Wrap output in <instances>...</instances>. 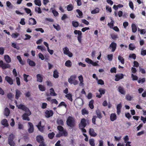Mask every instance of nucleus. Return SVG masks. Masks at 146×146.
I'll use <instances>...</instances> for the list:
<instances>
[{
    "label": "nucleus",
    "mask_w": 146,
    "mask_h": 146,
    "mask_svg": "<svg viewBox=\"0 0 146 146\" xmlns=\"http://www.w3.org/2000/svg\"><path fill=\"white\" fill-rule=\"evenodd\" d=\"M76 75L75 74L73 75H71L68 79V82L71 84H73L74 85H77L78 84V82L76 79Z\"/></svg>",
    "instance_id": "nucleus-1"
},
{
    "label": "nucleus",
    "mask_w": 146,
    "mask_h": 146,
    "mask_svg": "<svg viewBox=\"0 0 146 146\" xmlns=\"http://www.w3.org/2000/svg\"><path fill=\"white\" fill-rule=\"evenodd\" d=\"M57 128L60 131V132L58 134L56 135L57 137H60L62 135L64 136H66L67 135V133L66 132L63 131V128L62 126H59Z\"/></svg>",
    "instance_id": "nucleus-2"
},
{
    "label": "nucleus",
    "mask_w": 146,
    "mask_h": 146,
    "mask_svg": "<svg viewBox=\"0 0 146 146\" xmlns=\"http://www.w3.org/2000/svg\"><path fill=\"white\" fill-rule=\"evenodd\" d=\"M25 111V113H24L22 116L23 119L27 121H30V119L28 117V116L30 115L31 114V111L29 109L28 110L26 111Z\"/></svg>",
    "instance_id": "nucleus-3"
},
{
    "label": "nucleus",
    "mask_w": 146,
    "mask_h": 146,
    "mask_svg": "<svg viewBox=\"0 0 146 146\" xmlns=\"http://www.w3.org/2000/svg\"><path fill=\"white\" fill-rule=\"evenodd\" d=\"M74 122L75 120L74 118L70 116H69L68 117L66 121L67 125L71 127L74 126Z\"/></svg>",
    "instance_id": "nucleus-4"
},
{
    "label": "nucleus",
    "mask_w": 146,
    "mask_h": 146,
    "mask_svg": "<svg viewBox=\"0 0 146 146\" xmlns=\"http://www.w3.org/2000/svg\"><path fill=\"white\" fill-rule=\"evenodd\" d=\"M15 104L16 106L18 107V108L19 109H21L24 111L28 110H29L28 108L26 107L23 104H21L18 105L17 101H15Z\"/></svg>",
    "instance_id": "nucleus-5"
},
{
    "label": "nucleus",
    "mask_w": 146,
    "mask_h": 146,
    "mask_svg": "<svg viewBox=\"0 0 146 146\" xmlns=\"http://www.w3.org/2000/svg\"><path fill=\"white\" fill-rule=\"evenodd\" d=\"M63 50L64 53L70 57H72L73 56V54L69 50V48L67 47L63 48Z\"/></svg>",
    "instance_id": "nucleus-6"
},
{
    "label": "nucleus",
    "mask_w": 146,
    "mask_h": 146,
    "mask_svg": "<svg viewBox=\"0 0 146 146\" xmlns=\"http://www.w3.org/2000/svg\"><path fill=\"white\" fill-rule=\"evenodd\" d=\"M13 135L12 134H11L9 136L8 138V143L11 146H14L15 143L13 141Z\"/></svg>",
    "instance_id": "nucleus-7"
},
{
    "label": "nucleus",
    "mask_w": 146,
    "mask_h": 146,
    "mask_svg": "<svg viewBox=\"0 0 146 146\" xmlns=\"http://www.w3.org/2000/svg\"><path fill=\"white\" fill-rule=\"evenodd\" d=\"M75 104L76 106H79L81 107L83 104V100L80 98H78L76 99L75 101Z\"/></svg>",
    "instance_id": "nucleus-8"
},
{
    "label": "nucleus",
    "mask_w": 146,
    "mask_h": 146,
    "mask_svg": "<svg viewBox=\"0 0 146 146\" xmlns=\"http://www.w3.org/2000/svg\"><path fill=\"white\" fill-rule=\"evenodd\" d=\"M1 66L2 68L5 69L9 68L10 67V65L9 64L3 63L2 60L0 61V67Z\"/></svg>",
    "instance_id": "nucleus-9"
},
{
    "label": "nucleus",
    "mask_w": 146,
    "mask_h": 146,
    "mask_svg": "<svg viewBox=\"0 0 146 146\" xmlns=\"http://www.w3.org/2000/svg\"><path fill=\"white\" fill-rule=\"evenodd\" d=\"M86 120L84 118L82 119L80 122L79 124V128H82L85 127L86 125Z\"/></svg>",
    "instance_id": "nucleus-10"
},
{
    "label": "nucleus",
    "mask_w": 146,
    "mask_h": 146,
    "mask_svg": "<svg viewBox=\"0 0 146 146\" xmlns=\"http://www.w3.org/2000/svg\"><path fill=\"white\" fill-rule=\"evenodd\" d=\"M124 76V75L122 74H117L115 76V80L116 81H119L120 79H122Z\"/></svg>",
    "instance_id": "nucleus-11"
},
{
    "label": "nucleus",
    "mask_w": 146,
    "mask_h": 146,
    "mask_svg": "<svg viewBox=\"0 0 146 146\" xmlns=\"http://www.w3.org/2000/svg\"><path fill=\"white\" fill-rule=\"evenodd\" d=\"M117 44L114 42H112L110 45V48L111 49V51L114 52L116 48Z\"/></svg>",
    "instance_id": "nucleus-12"
},
{
    "label": "nucleus",
    "mask_w": 146,
    "mask_h": 146,
    "mask_svg": "<svg viewBox=\"0 0 146 146\" xmlns=\"http://www.w3.org/2000/svg\"><path fill=\"white\" fill-rule=\"evenodd\" d=\"M28 126L29 127L28 131L29 133H32L34 131V127L32 123L29 122L28 123Z\"/></svg>",
    "instance_id": "nucleus-13"
},
{
    "label": "nucleus",
    "mask_w": 146,
    "mask_h": 146,
    "mask_svg": "<svg viewBox=\"0 0 146 146\" xmlns=\"http://www.w3.org/2000/svg\"><path fill=\"white\" fill-rule=\"evenodd\" d=\"M45 116L47 117H49L52 116L53 114L52 110H46L45 112Z\"/></svg>",
    "instance_id": "nucleus-14"
},
{
    "label": "nucleus",
    "mask_w": 146,
    "mask_h": 146,
    "mask_svg": "<svg viewBox=\"0 0 146 146\" xmlns=\"http://www.w3.org/2000/svg\"><path fill=\"white\" fill-rule=\"evenodd\" d=\"M5 79L10 84L12 85L13 84V81L10 77L7 76L5 77Z\"/></svg>",
    "instance_id": "nucleus-15"
},
{
    "label": "nucleus",
    "mask_w": 146,
    "mask_h": 146,
    "mask_svg": "<svg viewBox=\"0 0 146 146\" xmlns=\"http://www.w3.org/2000/svg\"><path fill=\"white\" fill-rule=\"evenodd\" d=\"M99 92H100V95H97L96 97L100 98H101L102 96L105 93V89L103 88H100L99 90Z\"/></svg>",
    "instance_id": "nucleus-16"
},
{
    "label": "nucleus",
    "mask_w": 146,
    "mask_h": 146,
    "mask_svg": "<svg viewBox=\"0 0 146 146\" xmlns=\"http://www.w3.org/2000/svg\"><path fill=\"white\" fill-rule=\"evenodd\" d=\"M89 134L92 136L95 137L97 135V134L95 132L94 129L92 128H90L89 130Z\"/></svg>",
    "instance_id": "nucleus-17"
},
{
    "label": "nucleus",
    "mask_w": 146,
    "mask_h": 146,
    "mask_svg": "<svg viewBox=\"0 0 146 146\" xmlns=\"http://www.w3.org/2000/svg\"><path fill=\"white\" fill-rule=\"evenodd\" d=\"M110 119L111 121H113L117 119V117L115 113H112L110 115Z\"/></svg>",
    "instance_id": "nucleus-18"
},
{
    "label": "nucleus",
    "mask_w": 146,
    "mask_h": 146,
    "mask_svg": "<svg viewBox=\"0 0 146 146\" xmlns=\"http://www.w3.org/2000/svg\"><path fill=\"white\" fill-rule=\"evenodd\" d=\"M118 91L119 92L123 94H125V92L124 88L122 86H119L118 88Z\"/></svg>",
    "instance_id": "nucleus-19"
},
{
    "label": "nucleus",
    "mask_w": 146,
    "mask_h": 146,
    "mask_svg": "<svg viewBox=\"0 0 146 146\" xmlns=\"http://www.w3.org/2000/svg\"><path fill=\"white\" fill-rule=\"evenodd\" d=\"M78 78L80 82L79 85L80 86H83L84 85V80L82 76V75L79 76Z\"/></svg>",
    "instance_id": "nucleus-20"
},
{
    "label": "nucleus",
    "mask_w": 146,
    "mask_h": 146,
    "mask_svg": "<svg viewBox=\"0 0 146 146\" xmlns=\"http://www.w3.org/2000/svg\"><path fill=\"white\" fill-rule=\"evenodd\" d=\"M122 107L121 104H118L117 106V112L118 115H119L121 112V109Z\"/></svg>",
    "instance_id": "nucleus-21"
},
{
    "label": "nucleus",
    "mask_w": 146,
    "mask_h": 146,
    "mask_svg": "<svg viewBox=\"0 0 146 146\" xmlns=\"http://www.w3.org/2000/svg\"><path fill=\"white\" fill-rule=\"evenodd\" d=\"M4 58L5 61L9 63L11 62V59L10 57L8 55H6L4 56Z\"/></svg>",
    "instance_id": "nucleus-22"
},
{
    "label": "nucleus",
    "mask_w": 146,
    "mask_h": 146,
    "mask_svg": "<svg viewBox=\"0 0 146 146\" xmlns=\"http://www.w3.org/2000/svg\"><path fill=\"white\" fill-rule=\"evenodd\" d=\"M36 140L38 142L40 143L43 142L44 139L42 136L40 135H39L37 136L36 137Z\"/></svg>",
    "instance_id": "nucleus-23"
},
{
    "label": "nucleus",
    "mask_w": 146,
    "mask_h": 146,
    "mask_svg": "<svg viewBox=\"0 0 146 146\" xmlns=\"http://www.w3.org/2000/svg\"><path fill=\"white\" fill-rule=\"evenodd\" d=\"M72 62L70 60H68L66 61L65 65L68 67H71L72 66Z\"/></svg>",
    "instance_id": "nucleus-24"
},
{
    "label": "nucleus",
    "mask_w": 146,
    "mask_h": 146,
    "mask_svg": "<svg viewBox=\"0 0 146 146\" xmlns=\"http://www.w3.org/2000/svg\"><path fill=\"white\" fill-rule=\"evenodd\" d=\"M29 22L30 25H35L36 22L34 18H30L29 20Z\"/></svg>",
    "instance_id": "nucleus-25"
},
{
    "label": "nucleus",
    "mask_w": 146,
    "mask_h": 146,
    "mask_svg": "<svg viewBox=\"0 0 146 146\" xmlns=\"http://www.w3.org/2000/svg\"><path fill=\"white\" fill-rule=\"evenodd\" d=\"M36 77L37 78V81L39 82H42L43 78L41 74H37Z\"/></svg>",
    "instance_id": "nucleus-26"
},
{
    "label": "nucleus",
    "mask_w": 146,
    "mask_h": 146,
    "mask_svg": "<svg viewBox=\"0 0 146 146\" xmlns=\"http://www.w3.org/2000/svg\"><path fill=\"white\" fill-rule=\"evenodd\" d=\"M110 19L111 21L110 23H108V25L110 28L113 29L114 23V21L111 18Z\"/></svg>",
    "instance_id": "nucleus-27"
},
{
    "label": "nucleus",
    "mask_w": 146,
    "mask_h": 146,
    "mask_svg": "<svg viewBox=\"0 0 146 146\" xmlns=\"http://www.w3.org/2000/svg\"><path fill=\"white\" fill-rule=\"evenodd\" d=\"M23 76L24 81L27 82L28 81V79H30L31 78V76L29 75H26L25 74H23Z\"/></svg>",
    "instance_id": "nucleus-28"
},
{
    "label": "nucleus",
    "mask_w": 146,
    "mask_h": 146,
    "mask_svg": "<svg viewBox=\"0 0 146 146\" xmlns=\"http://www.w3.org/2000/svg\"><path fill=\"white\" fill-rule=\"evenodd\" d=\"M37 48L38 49L40 50L41 51L43 52L46 51V49L44 46H38Z\"/></svg>",
    "instance_id": "nucleus-29"
},
{
    "label": "nucleus",
    "mask_w": 146,
    "mask_h": 146,
    "mask_svg": "<svg viewBox=\"0 0 146 146\" xmlns=\"http://www.w3.org/2000/svg\"><path fill=\"white\" fill-rule=\"evenodd\" d=\"M37 127L40 131L42 132L43 131L44 127L41 126V122H39L38 124L37 125Z\"/></svg>",
    "instance_id": "nucleus-30"
},
{
    "label": "nucleus",
    "mask_w": 146,
    "mask_h": 146,
    "mask_svg": "<svg viewBox=\"0 0 146 146\" xmlns=\"http://www.w3.org/2000/svg\"><path fill=\"white\" fill-rule=\"evenodd\" d=\"M10 111L9 109L7 108H5L4 111V114L7 116L9 115Z\"/></svg>",
    "instance_id": "nucleus-31"
},
{
    "label": "nucleus",
    "mask_w": 146,
    "mask_h": 146,
    "mask_svg": "<svg viewBox=\"0 0 146 146\" xmlns=\"http://www.w3.org/2000/svg\"><path fill=\"white\" fill-rule=\"evenodd\" d=\"M118 59L122 64H124V59L120 55L118 56Z\"/></svg>",
    "instance_id": "nucleus-32"
},
{
    "label": "nucleus",
    "mask_w": 146,
    "mask_h": 146,
    "mask_svg": "<svg viewBox=\"0 0 146 146\" xmlns=\"http://www.w3.org/2000/svg\"><path fill=\"white\" fill-rule=\"evenodd\" d=\"M1 124L5 126H8L9 125L6 119H3L1 122Z\"/></svg>",
    "instance_id": "nucleus-33"
},
{
    "label": "nucleus",
    "mask_w": 146,
    "mask_h": 146,
    "mask_svg": "<svg viewBox=\"0 0 146 146\" xmlns=\"http://www.w3.org/2000/svg\"><path fill=\"white\" fill-rule=\"evenodd\" d=\"M21 94V92L18 90H16V95H15V98L16 99H18L20 95Z\"/></svg>",
    "instance_id": "nucleus-34"
},
{
    "label": "nucleus",
    "mask_w": 146,
    "mask_h": 146,
    "mask_svg": "<svg viewBox=\"0 0 146 146\" xmlns=\"http://www.w3.org/2000/svg\"><path fill=\"white\" fill-rule=\"evenodd\" d=\"M132 31L133 33H135L137 30V26L134 24H133L131 25Z\"/></svg>",
    "instance_id": "nucleus-35"
},
{
    "label": "nucleus",
    "mask_w": 146,
    "mask_h": 146,
    "mask_svg": "<svg viewBox=\"0 0 146 146\" xmlns=\"http://www.w3.org/2000/svg\"><path fill=\"white\" fill-rule=\"evenodd\" d=\"M27 62H28L29 65L30 66H34L35 65V62L34 61L30 60L29 59H28L27 60Z\"/></svg>",
    "instance_id": "nucleus-36"
},
{
    "label": "nucleus",
    "mask_w": 146,
    "mask_h": 146,
    "mask_svg": "<svg viewBox=\"0 0 146 146\" xmlns=\"http://www.w3.org/2000/svg\"><path fill=\"white\" fill-rule=\"evenodd\" d=\"M54 28L57 31H59L60 28L59 25L57 24H55L53 25Z\"/></svg>",
    "instance_id": "nucleus-37"
},
{
    "label": "nucleus",
    "mask_w": 146,
    "mask_h": 146,
    "mask_svg": "<svg viewBox=\"0 0 146 146\" xmlns=\"http://www.w3.org/2000/svg\"><path fill=\"white\" fill-rule=\"evenodd\" d=\"M34 2L36 5L38 6H40L41 5V2L40 0H35Z\"/></svg>",
    "instance_id": "nucleus-38"
},
{
    "label": "nucleus",
    "mask_w": 146,
    "mask_h": 146,
    "mask_svg": "<svg viewBox=\"0 0 146 146\" xmlns=\"http://www.w3.org/2000/svg\"><path fill=\"white\" fill-rule=\"evenodd\" d=\"M38 87L40 90L42 91H44L45 90V88L43 85H39Z\"/></svg>",
    "instance_id": "nucleus-39"
},
{
    "label": "nucleus",
    "mask_w": 146,
    "mask_h": 146,
    "mask_svg": "<svg viewBox=\"0 0 146 146\" xmlns=\"http://www.w3.org/2000/svg\"><path fill=\"white\" fill-rule=\"evenodd\" d=\"M11 46L12 47L15 48H16L17 50L19 49V47L18 46L16 43L13 42L12 43Z\"/></svg>",
    "instance_id": "nucleus-40"
},
{
    "label": "nucleus",
    "mask_w": 146,
    "mask_h": 146,
    "mask_svg": "<svg viewBox=\"0 0 146 146\" xmlns=\"http://www.w3.org/2000/svg\"><path fill=\"white\" fill-rule=\"evenodd\" d=\"M73 8V6L72 4H69L67 6V9L68 11H71Z\"/></svg>",
    "instance_id": "nucleus-41"
},
{
    "label": "nucleus",
    "mask_w": 146,
    "mask_h": 146,
    "mask_svg": "<svg viewBox=\"0 0 146 146\" xmlns=\"http://www.w3.org/2000/svg\"><path fill=\"white\" fill-rule=\"evenodd\" d=\"M93 104L94 100H91L89 102V106L90 108L91 109H93L94 108Z\"/></svg>",
    "instance_id": "nucleus-42"
},
{
    "label": "nucleus",
    "mask_w": 146,
    "mask_h": 146,
    "mask_svg": "<svg viewBox=\"0 0 146 146\" xmlns=\"http://www.w3.org/2000/svg\"><path fill=\"white\" fill-rule=\"evenodd\" d=\"M74 33L75 35H78V36H82V33L80 31L75 30L74 31Z\"/></svg>",
    "instance_id": "nucleus-43"
},
{
    "label": "nucleus",
    "mask_w": 146,
    "mask_h": 146,
    "mask_svg": "<svg viewBox=\"0 0 146 146\" xmlns=\"http://www.w3.org/2000/svg\"><path fill=\"white\" fill-rule=\"evenodd\" d=\"M7 6L9 8H12L13 6L10 2L7 1L6 3Z\"/></svg>",
    "instance_id": "nucleus-44"
},
{
    "label": "nucleus",
    "mask_w": 146,
    "mask_h": 146,
    "mask_svg": "<svg viewBox=\"0 0 146 146\" xmlns=\"http://www.w3.org/2000/svg\"><path fill=\"white\" fill-rule=\"evenodd\" d=\"M76 12H77L79 15V16H78V17H79L80 18H82V16L83 13L79 9H77L76 10Z\"/></svg>",
    "instance_id": "nucleus-45"
},
{
    "label": "nucleus",
    "mask_w": 146,
    "mask_h": 146,
    "mask_svg": "<svg viewBox=\"0 0 146 146\" xmlns=\"http://www.w3.org/2000/svg\"><path fill=\"white\" fill-rule=\"evenodd\" d=\"M50 94L51 96H55L56 94L55 93L54 89L53 88H51L50 89Z\"/></svg>",
    "instance_id": "nucleus-46"
},
{
    "label": "nucleus",
    "mask_w": 146,
    "mask_h": 146,
    "mask_svg": "<svg viewBox=\"0 0 146 146\" xmlns=\"http://www.w3.org/2000/svg\"><path fill=\"white\" fill-rule=\"evenodd\" d=\"M99 12V9L98 8H96L94 10L91 11V13L92 14H95Z\"/></svg>",
    "instance_id": "nucleus-47"
},
{
    "label": "nucleus",
    "mask_w": 146,
    "mask_h": 146,
    "mask_svg": "<svg viewBox=\"0 0 146 146\" xmlns=\"http://www.w3.org/2000/svg\"><path fill=\"white\" fill-rule=\"evenodd\" d=\"M36 12H37L38 13H41L42 12L41 9L40 7H36L35 9Z\"/></svg>",
    "instance_id": "nucleus-48"
},
{
    "label": "nucleus",
    "mask_w": 146,
    "mask_h": 146,
    "mask_svg": "<svg viewBox=\"0 0 146 146\" xmlns=\"http://www.w3.org/2000/svg\"><path fill=\"white\" fill-rule=\"evenodd\" d=\"M89 141L90 144L91 146H95L94 141L93 139H90Z\"/></svg>",
    "instance_id": "nucleus-49"
},
{
    "label": "nucleus",
    "mask_w": 146,
    "mask_h": 146,
    "mask_svg": "<svg viewBox=\"0 0 146 146\" xmlns=\"http://www.w3.org/2000/svg\"><path fill=\"white\" fill-rule=\"evenodd\" d=\"M135 48V46L134 44L131 43L129 44V48L131 50H133Z\"/></svg>",
    "instance_id": "nucleus-50"
},
{
    "label": "nucleus",
    "mask_w": 146,
    "mask_h": 146,
    "mask_svg": "<svg viewBox=\"0 0 146 146\" xmlns=\"http://www.w3.org/2000/svg\"><path fill=\"white\" fill-rule=\"evenodd\" d=\"M138 31L140 32V34H144L146 33V29H140L138 28Z\"/></svg>",
    "instance_id": "nucleus-51"
},
{
    "label": "nucleus",
    "mask_w": 146,
    "mask_h": 146,
    "mask_svg": "<svg viewBox=\"0 0 146 146\" xmlns=\"http://www.w3.org/2000/svg\"><path fill=\"white\" fill-rule=\"evenodd\" d=\"M96 113L99 119H101L102 117V116L100 111L98 110H97L96 111Z\"/></svg>",
    "instance_id": "nucleus-52"
},
{
    "label": "nucleus",
    "mask_w": 146,
    "mask_h": 146,
    "mask_svg": "<svg viewBox=\"0 0 146 146\" xmlns=\"http://www.w3.org/2000/svg\"><path fill=\"white\" fill-rule=\"evenodd\" d=\"M17 58L18 60L20 63L22 65H23L24 64V62H23V61L22 60V59L20 56H17Z\"/></svg>",
    "instance_id": "nucleus-53"
},
{
    "label": "nucleus",
    "mask_w": 146,
    "mask_h": 146,
    "mask_svg": "<svg viewBox=\"0 0 146 146\" xmlns=\"http://www.w3.org/2000/svg\"><path fill=\"white\" fill-rule=\"evenodd\" d=\"M66 97L71 101H72V95L70 94H67L66 95Z\"/></svg>",
    "instance_id": "nucleus-54"
},
{
    "label": "nucleus",
    "mask_w": 146,
    "mask_h": 146,
    "mask_svg": "<svg viewBox=\"0 0 146 146\" xmlns=\"http://www.w3.org/2000/svg\"><path fill=\"white\" fill-rule=\"evenodd\" d=\"M53 76L54 78H56L58 77V72L57 70H55L53 72Z\"/></svg>",
    "instance_id": "nucleus-55"
},
{
    "label": "nucleus",
    "mask_w": 146,
    "mask_h": 146,
    "mask_svg": "<svg viewBox=\"0 0 146 146\" xmlns=\"http://www.w3.org/2000/svg\"><path fill=\"white\" fill-rule=\"evenodd\" d=\"M39 58L42 60H43L44 59V57L43 54L41 53H39L38 54Z\"/></svg>",
    "instance_id": "nucleus-56"
},
{
    "label": "nucleus",
    "mask_w": 146,
    "mask_h": 146,
    "mask_svg": "<svg viewBox=\"0 0 146 146\" xmlns=\"http://www.w3.org/2000/svg\"><path fill=\"white\" fill-rule=\"evenodd\" d=\"M97 83L98 84L100 85H103L104 84V81L101 79H98V78H97Z\"/></svg>",
    "instance_id": "nucleus-57"
},
{
    "label": "nucleus",
    "mask_w": 146,
    "mask_h": 146,
    "mask_svg": "<svg viewBox=\"0 0 146 146\" xmlns=\"http://www.w3.org/2000/svg\"><path fill=\"white\" fill-rule=\"evenodd\" d=\"M19 35L18 33H13L12 34L11 36L13 38H16Z\"/></svg>",
    "instance_id": "nucleus-58"
},
{
    "label": "nucleus",
    "mask_w": 146,
    "mask_h": 146,
    "mask_svg": "<svg viewBox=\"0 0 146 146\" xmlns=\"http://www.w3.org/2000/svg\"><path fill=\"white\" fill-rule=\"evenodd\" d=\"M52 12L53 13L54 16L55 17L57 16L58 15V13L54 9H52Z\"/></svg>",
    "instance_id": "nucleus-59"
},
{
    "label": "nucleus",
    "mask_w": 146,
    "mask_h": 146,
    "mask_svg": "<svg viewBox=\"0 0 146 146\" xmlns=\"http://www.w3.org/2000/svg\"><path fill=\"white\" fill-rule=\"evenodd\" d=\"M61 106H64L66 108L67 105L64 102H61L58 106V107H59Z\"/></svg>",
    "instance_id": "nucleus-60"
},
{
    "label": "nucleus",
    "mask_w": 146,
    "mask_h": 146,
    "mask_svg": "<svg viewBox=\"0 0 146 146\" xmlns=\"http://www.w3.org/2000/svg\"><path fill=\"white\" fill-rule=\"evenodd\" d=\"M72 24L73 26L75 27H78L79 25L78 23L77 22L74 21H72Z\"/></svg>",
    "instance_id": "nucleus-61"
},
{
    "label": "nucleus",
    "mask_w": 146,
    "mask_h": 146,
    "mask_svg": "<svg viewBox=\"0 0 146 146\" xmlns=\"http://www.w3.org/2000/svg\"><path fill=\"white\" fill-rule=\"evenodd\" d=\"M141 54L143 56H145L146 55V50H144L142 48L141 50Z\"/></svg>",
    "instance_id": "nucleus-62"
},
{
    "label": "nucleus",
    "mask_w": 146,
    "mask_h": 146,
    "mask_svg": "<svg viewBox=\"0 0 146 146\" xmlns=\"http://www.w3.org/2000/svg\"><path fill=\"white\" fill-rule=\"evenodd\" d=\"M7 96L9 99L12 100V99L14 97V96L11 93H9L8 94Z\"/></svg>",
    "instance_id": "nucleus-63"
},
{
    "label": "nucleus",
    "mask_w": 146,
    "mask_h": 146,
    "mask_svg": "<svg viewBox=\"0 0 146 146\" xmlns=\"http://www.w3.org/2000/svg\"><path fill=\"white\" fill-rule=\"evenodd\" d=\"M85 61L88 63L90 64H92V63H93V61L90 59L88 58H86L85 60Z\"/></svg>",
    "instance_id": "nucleus-64"
}]
</instances>
